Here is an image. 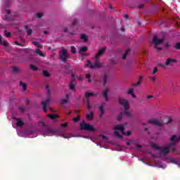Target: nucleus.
Segmentation results:
<instances>
[{
  "instance_id": "obj_1",
  "label": "nucleus",
  "mask_w": 180,
  "mask_h": 180,
  "mask_svg": "<svg viewBox=\"0 0 180 180\" xmlns=\"http://www.w3.org/2000/svg\"><path fill=\"white\" fill-rule=\"evenodd\" d=\"M115 136H117V137H118V139H123V136H122V134H123L124 136H130V134H131V131H127V133L124 132V126L123 124L116 125L115 127ZM118 130L121 131L122 134L118 132Z\"/></svg>"
},
{
  "instance_id": "obj_2",
  "label": "nucleus",
  "mask_w": 180,
  "mask_h": 180,
  "mask_svg": "<svg viewBox=\"0 0 180 180\" xmlns=\"http://www.w3.org/2000/svg\"><path fill=\"white\" fill-rule=\"evenodd\" d=\"M180 135H173L170 138L171 143L167 146L169 148V151H172V153H175L176 151V147L175 146L177 143H179Z\"/></svg>"
},
{
  "instance_id": "obj_3",
  "label": "nucleus",
  "mask_w": 180,
  "mask_h": 180,
  "mask_svg": "<svg viewBox=\"0 0 180 180\" xmlns=\"http://www.w3.org/2000/svg\"><path fill=\"white\" fill-rule=\"evenodd\" d=\"M118 102L120 105L124 106V108L125 109V111L122 112L123 115H125L128 117H130V116H131V113L129 112V101L127 100H124V98H120Z\"/></svg>"
},
{
  "instance_id": "obj_4",
  "label": "nucleus",
  "mask_w": 180,
  "mask_h": 180,
  "mask_svg": "<svg viewBox=\"0 0 180 180\" xmlns=\"http://www.w3.org/2000/svg\"><path fill=\"white\" fill-rule=\"evenodd\" d=\"M59 58L62 63H67V60L70 58V55H68V51L65 49H63L59 51Z\"/></svg>"
},
{
  "instance_id": "obj_5",
  "label": "nucleus",
  "mask_w": 180,
  "mask_h": 180,
  "mask_svg": "<svg viewBox=\"0 0 180 180\" xmlns=\"http://www.w3.org/2000/svg\"><path fill=\"white\" fill-rule=\"evenodd\" d=\"M80 129L82 130H85V131H90L91 133L96 131V129H95V127H94L91 124L85 123V121L84 120H83V123L80 124Z\"/></svg>"
},
{
  "instance_id": "obj_6",
  "label": "nucleus",
  "mask_w": 180,
  "mask_h": 180,
  "mask_svg": "<svg viewBox=\"0 0 180 180\" xmlns=\"http://www.w3.org/2000/svg\"><path fill=\"white\" fill-rule=\"evenodd\" d=\"M165 41V38L159 39L157 36L153 37V43L155 44V49L159 51L162 50V47L158 46V44H162Z\"/></svg>"
},
{
  "instance_id": "obj_7",
  "label": "nucleus",
  "mask_w": 180,
  "mask_h": 180,
  "mask_svg": "<svg viewBox=\"0 0 180 180\" xmlns=\"http://www.w3.org/2000/svg\"><path fill=\"white\" fill-rule=\"evenodd\" d=\"M94 65H92V62L91 60H87V65H85L87 67H89L91 70H94V68H101L102 67V64L99 63V58H95Z\"/></svg>"
},
{
  "instance_id": "obj_8",
  "label": "nucleus",
  "mask_w": 180,
  "mask_h": 180,
  "mask_svg": "<svg viewBox=\"0 0 180 180\" xmlns=\"http://www.w3.org/2000/svg\"><path fill=\"white\" fill-rule=\"evenodd\" d=\"M42 124V127L45 128L44 131L46 134H51L54 133V129L53 128H50L46 125V124L43 122H39Z\"/></svg>"
},
{
  "instance_id": "obj_9",
  "label": "nucleus",
  "mask_w": 180,
  "mask_h": 180,
  "mask_svg": "<svg viewBox=\"0 0 180 180\" xmlns=\"http://www.w3.org/2000/svg\"><path fill=\"white\" fill-rule=\"evenodd\" d=\"M148 123L150 124H154L155 126H159V127L164 126V122H160V121H158L157 120H154V119L149 120Z\"/></svg>"
},
{
  "instance_id": "obj_10",
  "label": "nucleus",
  "mask_w": 180,
  "mask_h": 180,
  "mask_svg": "<svg viewBox=\"0 0 180 180\" xmlns=\"http://www.w3.org/2000/svg\"><path fill=\"white\" fill-rule=\"evenodd\" d=\"M105 103H102L101 105L98 107V110L100 111V117H102V116L105 115Z\"/></svg>"
},
{
  "instance_id": "obj_11",
  "label": "nucleus",
  "mask_w": 180,
  "mask_h": 180,
  "mask_svg": "<svg viewBox=\"0 0 180 180\" xmlns=\"http://www.w3.org/2000/svg\"><path fill=\"white\" fill-rule=\"evenodd\" d=\"M159 151L160 154L165 155V154H168V153H169V148H168V146H163L160 148Z\"/></svg>"
},
{
  "instance_id": "obj_12",
  "label": "nucleus",
  "mask_w": 180,
  "mask_h": 180,
  "mask_svg": "<svg viewBox=\"0 0 180 180\" xmlns=\"http://www.w3.org/2000/svg\"><path fill=\"white\" fill-rule=\"evenodd\" d=\"M50 103V98H48L46 101H42V108L44 112H47V105Z\"/></svg>"
},
{
  "instance_id": "obj_13",
  "label": "nucleus",
  "mask_w": 180,
  "mask_h": 180,
  "mask_svg": "<svg viewBox=\"0 0 180 180\" xmlns=\"http://www.w3.org/2000/svg\"><path fill=\"white\" fill-rule=\"evenodd\" d=\"M106 51V46L103 47L101 49H100L98 53H96L95 58H99L101 56H103V53Z\"/></svg>"
},
{
  "instance_id": "obj_14",
  "label": "nucleus",
  "mask_w": 180,
  "mask_h": 180,
  "mask_svg": "<svg viewBox=\"0 0 180 180\" xmlns=\"http://www.w3.org/2000/svg\"><path fill=\"white\" fill-rule=\"evenodd\" d=\"M172 63H178V60H176V59L167 58L166 59L165 65L168 67V65H169L170 64H172Z\"/></svg>"
},
{
  "instance_id": "obj_15",
  "label": "nucleus",
  "mask_w": 180,
  "mask_h": 180,
  "mask_svg": "<svg viewBox=\"0 0 180 180\" xmlns=\"http://www.w3.org/2000/svg\"><path fill=\"white\" fill-rule=\"evenodd\" d=\"M108 93H109V89H105V90L103 91V96L105 98V101L106 102L109 101V97L108 96Z\"/></svg>"
},
{
  "instance_id": "obj_16",
  "label": "nucleus",
  "mask_w": 180,
  "mask_h": 180,
  "mask_svg": "<svg viewBox=\"0 0 180 180\" xmlns=\"http://www.w3.org/2000/svg\"><path fill=\"white\" fill-rule=\"evenodd\" d=\"M143 82V76L139 77V81L137 83H133L132 86H140Z\"/></svg>"
},
{
  "instance_id": "obj_17",
  "label": "nucleus",
  "mask_w": 180,
  "mask_h": 180,
  "mask_svg": "<svg viewBox=\"0 0 180 180\" xmlns=\"http://www.w3.org/2000/svg\"><path fill=\"white\" fill-rule=\"evenodd\" d=\"M25 29L27 32V36H32V34H33V30L30 29V27H29V26L25 25Z\"/></svg>"
},
{
  "instance_id": "obj_18",
  "label": "nucleus",
  "mask_w": 180,
  "mask_h": 180,
  "mask_svg": "<svg viewBox=\"0 0 180 180\" xmlns=\"http://www.w3.org/2000/svg\"><path fill=\"white\" fill-rule=\"evenodd\" d=\"M69 89L70 91L75 92V85H74V79H72L70 82Z\"/></svg>"
},
{
  "instance_id": "obj_19",
  "label": "nucleus",
  "mask_w": 180,
  "mask_h": 180,
  "mask_svg": "<svg viewBox=\"0 0 180 180\" xmlns=\"http://www.w3.org/2000/svg\"><path fill=\"white\" fill-rule=\"evenodd\" d=\"M15 120H17V126L18 127H23V125L25 124V123H23L22 122V120H20V119L19 118H14Z\"/></svg>"
},
{
  "instance_id": "obj_20",
  "label": "nucleus",
  "mask_w": 180,
  "mask_h": 180,
  "mask_svg": "<svg viewBox=\"0 0 180 180\" xmlns=\"http://www.w3.org/2000/svg\"><path fill=\"white\" fill-rule=\"evenodd\" d=\"M34 56H40V57H44V53L40 50V49H37L36 51H34Z\"/></svg>"
},
{
  "instance_id": "obj_21",
  "label": "nucleus",
  "mask_w": 180,
  "mask_h": 180,
  "mask_svg": "<svg viewBox=\"0 0 180 180\" xmlns=\"http://www.w3.org/2000/svg\"><path fill=\"white\" fill-rule=\"evenodd\" d=\"M94 112H91L89 114L86 115V119L87 120H92V119H94Z\"/></svg>"
},
{
  "instance_id": "obj_22",
  "label": "nucleus",
  "mask_w": 180,
  "mask_h": 180,
  "mask_svg": "<svg viewBox=\"0 0 180 180\" xmlns=\"http://www.w3.org/2000/svg\"><path fill=\"white\" fill-rule=\"evenodd\" d=\"M0 44L4 46V47H8V42L6 40L2 41V35H0Z\"/></svg>"
},
{
  "instance_id": "obj_23",
  "label": "nucleus",
  "mask_w": 180,
  "mask_h": 180,
  "mask_svg": "<svg viewBox=\"0 0 180 180\" xmlns=\"http://www.w3.org/2000/svg\"><path fill=\"white\" fill-rule=\"evenodd\" d=\"M103 86H105V85H106L107 82H108V75L107 74H104V76L103 77Z\"/></svg>"
},
{
  "instance_id": "obj_24",
  "label": "nucleus",
  "mask_w": 180,
  "mask_h": 180,
  "mask_svg": "<svg viewBox=\"0 0 180 180\" xmlns=\"http://www.w3.org/2000/svg\"><path fill=\"white\" fill-rule=\"evenodd\" d=\"M132 143H134V146H136V147L137 148H142V146H141V145H140V143L139 142V141H136V140L132 141Z\"/></svg>"
},
{
  "instance_id": "obj_25",
  "label": "nucleus",
  "mask_w": 180,
  "mask_h": 180,
  "mask_svg": "<svg viewBox=\"0 0 180 180\" xmlns=\"http://www.w3.org/2000/svg\"><path fill=\"white\" fill-rule=\"evenodd\" d=\"M88 50V47L86 46H82L79 49V53H85Z\"/></svg>"
},
{
  "instance_id": "obj_26",
  "label": "nucleus",
  "mask_w": 180,
  "mask_h": 180,
  "mask_svg": "<svg viewBox=\"0 0 180 180\" xmlns=\"http://www.w3.org/2000/svg\"><path fill=\"white\" fill-rule=\"evenodd\" d=\"M20 86H22V90L23 91H26V89H27V84H26L25 83H22V82H20Z\"/></svg>"
},
{
  "instance_id": "obj_27",
  "label": "nucleus",
  "mask_w": 180,
  "mask_h": 180,
  "mask_svg": "<svg viewBox=\"0 0 180 180\" xmlns=\"http://www.w3.org/2000/svg\"><path fill=\"white\" fill-rule=\"evenodd\" d=\"M89 96H96V94L87 92L85 94V98H89Z\"/></svg>"
},
{
  "instance_id": "obj_28",
  "label": "nucleus",
  "mask_w": 180,
  "mask_h": 180,
  "mask_svg": "<svg viewBox=\"0 0 180 180\" xmlns=\"http://www.w3.org/2000/svg\"><path fill=\"white\" fill-rule=\"evenodd\" d=\"M49 119H51L52 120H54V119H57L58 117V115L51 114L49 115Z\"/></svg>"
},
{
  "instance_id": "obj_29",
  "label": "nucleus",
  "mask_w": 180,
  "mask_h": 180,
  "mask_svg": "<svg viewBox=\"0 0 180 180\" xmlns=\"http://www.w3.org/2000/svg\"><path fill=\"white\" fill-rule=\"evenodd\" d=\"M43 75H44V77L49 78V77H50V73H49V71H47V70H44Z\"/></svg>"
},
{
  "instance_id": "obj_30",
  "label": "nucleus",
  "mask_w": 180,
  "mask_h": 180,
  "mask_svg": "<svg viewBox=\"0 0 180 180\" xmlns=\"http://www.w3.org/2000/svg\"><path fill=\"white\" fill-rule=\"evenodd\" d=\"M30 68L32 70V71H37L39 70V68L34 66L33 64L30 65Z\"/></svg>"
},
{
  "instance_id": "obj_31",
  "label": "nucleus",
  "mask_w": 180,
  "mask_h": 180,
  "mask_svg": "<svg viewBox=\"0 0 180 180\" xmlns=\"http://www.w3.org/2000/svg\"><path fill=\"white\" fill-rule=\"evenodd\" d=\"M70 50H71V53H72V54H75V53H77V49L74 46H72L70 47Z\"/></svg>"
},
{
  "instance_id": "obj_32",
  "label": "nucleus",
  "mask_w": 180,
  "mask_h": 180,
  "mask_svg": "<svg viewBox=\"0 0 180 180\" xmlns=\"http://www.w3.org/2000/svg\"><path fill=\"white\" fill-rule=\"evenodd\" d=\"M32 44L34 46H36V47H38V49H41V45L37 41H33Z\"/></svg>"
},
{
  "instance_id": "obj_33",
  "label": "nucleus",
  "mask_w": 180,
  "mask_h": 180,
  "mask_svg": "<svg viewBox=\"0 0 180 180\" xmlns=\"http://www.w3.org/2000/svg\"><path fill=\"white\" fill-rule=\"evenodd\" d=\"M151 147L152 148H155V150H159V151L161 148L160 146H158V145L156 144H152Z\"/></svg>"
},
{
  "instance_id": "obj_34",
  "label": "nucleus",
  "mask_w": 180,
  "mask_h": 180,
  "mask_svg": "<svg viewBox=\"0 0 180 180\" xmlns=\"http://www.w3.org/2000/svg\"><path fill=\"white\" fill-rule=\"evenodd\" d=\"M81 39H82V40H84V41H86L88 40V37H86V35L82 34L81 35Z\"/></svg>"
},
{
  "instance_id": "obj_35",
  "label": "nucleus",
  "mask_w": 180,
  "mask_h": 180,
  "mask_svg": "<svg viewBox=\"0 0 180 180\" xmlns=\"http://www.w3.org/2000/svg\"><path fill=\"white\" fill-rule=\"evenodd\" d=\"M129 51H130L129 49H127L125 52V53L122 56L123 60H125L126 57H127V55L129 54Z\"/></svg>"
},
{
  "instance_id": "obj_36",
  "label": "nucleus",
  "mask_w": 180,
  "mask_h": 180,
  "mask_svg": "<svg viewBox=\"0 0 180 180\" xmlns=\"http://www.w3.org/2000/svg\"><path fill=\"white\" fill-rule=\"evenodd\" d=\"M171 162H172V164H175L176 165H179V162H177L176 159H172V160H171Z\"/></svg>"
},
{
  "instance_id": "obj_37",
  "label": "nucleus",
  "mask_w": 180,
  "mask_h": 180,
  "mask_svg": "<svg viewBox=\"0 0 180 180\" xmlns=\"http://www.w3.org/2000/svg\"><path fill=\"white\" fill-rule=\"evenodd\" d=\"M174 48L176 49V50H180V42H177L176 44V45L174 46Z\"/></svg>"
},
{
  "instance_id": "obj_38",
  "label": "nucleus",
  "mask_w": 180,
  "mask_h": 180,
  "mask_svg": "<svg viewBox=\"0 0 180 180\" xmlns=\"http://www.w3.org/2000/svg\"><path fill=\"white\" fill-rule=\"evenodd\" d=\"M158 71V68H154L151 74H153V75H155V74H157Z\"/></svg>"
},
{
  "instance_id": "obj_39",
  "label": "nucleus",
  "mask_w": 180,
  "mask_h": 180,
  "mask_svg": "<svg viewBox=\"0 0 180 180\" xmlns=\"http://www.w3.org/2000/svg\"><path fill=\"white\" fill-rule=\"evenodd\" d=\"M65 103H68V99H63L61 100V104L65 105Z\"/></svg>"
},
{
  "instance_id": "obj_40",
  "label": "nucleus",
  "mask_w": 180,
  "mask_h": 180,
  "mask_svg": "<svg viewBox=\"0 0 180 180\" xmlns=\"http://www.w3.org/2000/svg\"><path fill=\"white\" fill-rule=\"evenodd\" d=\"M134 90L133 89H129L128 92H127V94L128 95H131V94H134Z\"/></svg>"
},
{
  "instance_id": "obj_41",
  "label": "nucleus",
  "mask_w": 180,
  "mask_h": 180,
  "mask_svg": "<svg viewBox=\"0 0 180 180\" xmlns=\"http://www.w3.org/2000/svg\"><path fill=\"white\" fill-rule=\"evenodd\" d=\"M80 118L81 117H79V115H78L77 117L73 118V122H79Z\"/></svg>"
},
{
  "instance_id": "obj_42",
  "label": "nucleus",
  "mask_w": 180,
  "mask_h": 180,
  "mask_svg": "<svg viewBox=\"0 0 180 180\" xmlns=\"http://www.w3.org/2000/svg\"><path fill=\"white\" fill-rule=\"evenodd\" d=\"M4 34L7 37H11V32H8L6 30H4Z\"/></svg>"
},
{
  "instance_id": "obj_43",
  "label": "nucleus",
  "mask_w": 180,
  "mask_h": 180,
  "mask_svg": "<svg viewBox=\"0 0 180 180\" xmlns=\"http://www.w3.org/2000/svg\"><path fill=\"white\" fill-rule=\"evenodd\" d=\"M86 78L89 79V82H92V80L91 79V75H86Z\"/></svg>"
},
{
  "instance_id": "obj_44",
  "label": "nucleus",
  "mask_w": 180,
  "mask_h": 180,
  "mask_svg": "<svg viewBox=\"0 0 180 180\" xmlns=\"http://www.w3.org/2000/svg\"><path fill=\"white\" fill-rule=\"evenodd\" d=\"M124 115L122 112H121L118 117H117V120H122V117H123Z\"/></svg>"
},
{
  "instance_id": "obj_45",
  "label": "nucleus",
  "mask_w": 180,
  "mask_h": 180,
  "mask_svg": "<svg viewBox=\"0 0 180 180\" xmlns=\"http://www.w3.org/2000/svg\"><path fill=\"white\" fill-rule=\"evenodd\" d=\"M13 72H19V68H18V67H14V68H13Z\"/></svg>"
},
{
  "instance_id": "obj_46",
  "label": "nucleus",
  "mask_w": 180,
  "mask_h": 180,
  "mask_svg": "<svg viewBox=\"0 0 180 180\" xmlns=\"http://www.w3.org/2000/svg\"><path fill=\"white\" fill-rule=\"evenodd\" d=\"M19 110H20V112H25V106H20Z\"/></svg>"
},
{
  "instance_id": "obj_47",
  "label": "nucleus",
  "mask_w": 180,
  "mask_h": 180,
  "mask_svg": "<svg viewBox=\"0 0 180 180\" xmlns=\"http://www.w3.org/2000/svg\"><path fill=\"white\" fill-rule=\"evenodd\" d=\"M150 79L153 82V84H155V81H157V77H151Z\"/></svg>"
},
{
  "instance_id": "obj_48",
  "label": "nucleus",
  "mask_w": 180,
  "mask_h": 180,
  "mask_svg": "<svg viewBox=\"0 0 180 180\" xmlns=\"http://www.w3.org/2000/svg\"><path fill=\"white\" fill-rule=\"evenodd\" d=\"M37 16L39 18V19H40V18H43V13H39L37 14Z\"/></svg>"
},
{
  "instance_id": "obj_49",
  "label": "nucleus",
  "mask_w": 180,
  "mask_h": 180,
  "mask_svg": "<svg viewBox=\"0 0 180 180\" xmlns=\"http://www.w3.org/2000/svg\"><path fill=\"white\" fill-rule=\"evenodd\" d=\"M86 106L87 109L89 110V109H91V103H89V101H87Z\"/></svg>"
},
{
  "instance_id": "obj_50",
  "label": "nucleus",
  "mask_w": 180,
  "mask_h": 180,
  "mask_svg": "<svg viewBox=\"0 0 180 180\" xmlns=\"http://www.w3.org/2000/svg\"><path fill=\"white\" fill-rule=\"evenodd\" d=\"M100 137H101L103 139V140H106V139H108V136H106L103 134L100 135Z\"/></svg>"
},
{
  "instance_id": "obj_51",
  "label": "nucleus",
  "mask_w": 180,
  "mask_h": 180,
  "mask_svg": "<svg viewBox=\"0 0 180 180\" xmlns=\"http://www.w3.org/2000/svg\"><path fill=\"white\" fill-rule=\"evenodd\" d=\"M76 23H78V20L77 19H75L74 20H73V22H72V25L73 26H75V24Z\"/></svg>"
},
{
  "instance_id": "obj_52",
  "label": "nucleus",
  "mask_w": 180,
  "mask_h": 180,
  "mask_svg": "<svg viewBox=\"0 0 180 180\" xmlns=\"http://www.w3.org/2000/svg\"><path fill=\"white\" fill-rule=\"evenodd\" d=\"M165 47H169L171 46V44L169 42H165Z\"/></svg>"
},
{
  "instance_id": "obj_53",
  "label": "nucleus",
  "mask_w": 180,
  "mask_h": 180,
  "mask_svg": "<svg viewBox=\"0 0 180 180\" xmlns=\"http://www.w3.org/2000/svg\"><path fill=\"white\" fill-rule=\"evenodd\" d=\"M138 8H139V9H141V8H144V4H141V5H139L138 6Z\"/></svg>"
},
{
  "instance_id": "obj_54",
  "label": "nucleus",
  "mask_w": 180,
  "mask_h": 180,
  "mask_svg": "<svg viewBox=\"0 0 180 180\" xmlns=\"http://www.w3.org/2000/svg\"><path fill=\"white\" fill-rule=\"evenodd\" d=\"M15 44H16V46H23L22 45V44L19 43L18 41H15Z\"/></svg>"
},
{
  "instance_id": "obj_55",
  "label": "nucleus",
  "mask_w": 180,
  "mask_h": 180,
  "mask_svg": "<svg viewBox=\"0 0 180 180\" xmlns=\"http://www.w3.org/2000/svg\"><path fill=\"white\" fill-rule=\"evenodd\" d=\"M126 144H127V146H130L131 144H134L133 141H131V142L128 141V142L126 143Z\"/></svg>"
},
{
  "instance_id": "obj_56",
  "label": "nucleus",
  "mask_w": 180,
  "mask_h": 180,
  "mask_svg": "<svg viewBox=\"0 0 180 180\" xmlns=\"http://www.w3.org/2000/svg\"><path fill=\"white\" fill-rule=\"evenodd\" d=\"M146 98H147V99H151V98H154V96H153V95H149V96H148Z\"/></svg>"
},
{
  "instance_id": "obj_57",
  "label": "nucleus",
  "mask_w": 180,
  "mask_h": 180,
  "mask_svg": "<svg viewBox=\"0 0 180 180\" xmlns=\"http://www.w3.org/2000/svg\"><path fill=\"white\" fill-rule=\"evenodd\" d=\"M62 127H67V123L61 124Z\"/></svg>"
},
{
  "instance_id": "obj_58",
  "label": "nucleus",
  "mask_w": 180,
  "mask_h": 180,
  "mask_svg": "<svg viewBox=\"0 0 180 180\" xmlns=\"http://www.w3.org/2000/svg\"><path fill=\"white\" fill-rule=\"evenodd\" d=\"M167 123H172V118H169L167 121Z\"/></svg>"
},
{
  "instance_id": "obj_59",
  "label": "nucleus",
  "mask_w": 180,
  "mask_h": 180,
  "mask_svg": "<svg viewBox=\"0 0 180 180\" xmlns=\"http://www.w3.org/2000/svg\"><path fill=\"white\" fill-rule=\"evenodd\" d=\"M124 18L125 19H129V15L125 14V15H124Z\"/></svg>"
},
{
  "instance_id": "obj_60",
  "label": "nucleus",
  "mask_w": 180,
  "mask_h": 180,
  "mask_svg": "<svg viewBox=\"0 0 180 180\" xmlns=\"http://www.w3.org/2000/svg\"><path fill=\"white\" fill-rule=\"evenodd\" d=\"M124 30H125L124 27H121V31H122V32H124Z\"/></svg>"
},
{
  "instance_id": "obj_61",
  "label": "nucleus",
  "mask_w": 180,
  "mask_h": 180,
  "mask_svg": "<svg viewBox=\"0 0 180 180\" xmlns=\"http://www.w3.org/2000/svg\"><path fill=\"white\" fill-rule=\"evenodd\" d=\"M64 32H65V33H67V32H68V28H65Z\"/></svg>"
},
{
  "instance_id": "obj_62",
  "label": "nucleus",
  "mask_w": 180,
  "mask_h": 180,
  "mask_svg": "<svg viewBox=\"0 0 180 180\" xmlns=\"http://www.w3.org/2000/svg\"><path fill=\"white\" fill-rule=\"evenodd\" d=\"M66 98L70 99V94H66Z\"/></svg>"
},
{
  "instance_id": "obj_63",
  "label": "nucleus",
  "mask_w": 180,
  "mask_h": 180,
  "mask_svg": "<svg viewBox=\"0 0 180 180\" xmlns=\"http://www.w3.org/2000/svg\"><path fill=\"white\" fill-rule=\"evenodd\" d=\"M131 96L132 97H134V98H136V95H135V94L134 93H133L132 94H131Z\"/></svg>"
},
{
  "instance_id": "obj_64",
  "label": "nucleus",
  "mask_w": 180,
  "mask_h": 180,
  "mask_svg": "<svg viewBox=\"0 0 180 180\" xmlns=\"http://www.w3.org/2000/svg\"><path fill=\"white\" fill-rule=\"evenodd\" d=\"M6 12H7V13L10 14L11 13V10H7Z\"/></svg>"
}]
</instances>
